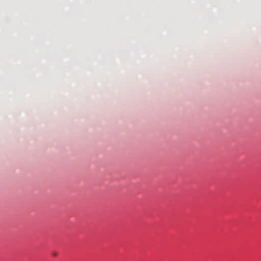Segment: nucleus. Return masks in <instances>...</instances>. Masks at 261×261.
<instances>
[{
	"label": "nucleus",
	"mask_w": 261,
	"mask_h": 261,
	"mask_svg": "<svg viewBox=\"0 0 261 261\" xmlns=\"http://www.w3.org/2000/svg\"><path fill=\"white\" fill-rule=\"evenodd\" d=\"M57 254H58V253L57 252H56L53 253V255H54L55 256H57Z\"/></svg>",
	"instance_id": "f257e3e1"
}]
</instances>
